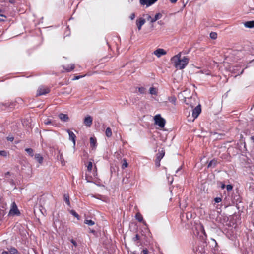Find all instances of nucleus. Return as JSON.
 <instances>
[{"instance_id": "1a4fd4ad", "label": "nucleus", "mask_w": 254, "mask_h": 254, "mask_svg": "<svg viewBox=\"0 0 254 254\" xmlns=\"http://www.w3.org/2000/svg\"><path fill=\"white\" fill-rule=\"evenodd\" d=\"M92 117L90 116H87L84 120V123L86 126L90 127L92 124Z\"/></svg>"}, {"instance_id": "0e129e2a", "label": "nucleus", "mask_w": 254, "mask_h": 254, "mask_svg": "<svg viewBox=\"0 0 254 254\" xmlns=\"http://www.w3.org/2000/svg\"><path fill=\"white\" fill-rule=\"evenodd\" d=\"M94 169H95V170H96V171H97V168H96V166H95V167H94Z\"/></svg>"}, {"instance_id": "423d86ee", "label": "nucleus", "mask_w": 254, "mask_h": 254, "mask_svg": "<svg viewBox=\"0 0 254 254\" xmlns=\"http://www.w3.org/2000/svg\"><path fill=\"white\" fill-rule=\"evenodd\" d=\"M201 112V106L200 105H198L195 108H194L192 110V117L194 118H197L200 113Z\"/></svg>"}, {"instance_id": "bb28decb", "label": "nucleus", "mask_w": 254, "mask_h": 254, "mask_svg": "<svg viewBox=\"0 0 254 254\" xmlns=\"http://www.w3.org/2000/svg\"><path fill=\"white\" fill-rule=\"evenodd\" d=\"M148 1L149 0H140V3L142 5H146V7H149L150 5H148Z\"/></svg>"}, {"instance_id": "f03ea898", "label": "nucleus", "mask_w": 254, "mask_h": 254, "mask_svg": "<svg viewBox=\"0 0 254 254\" xmlns=\"http://www.w3.org/2000/svg\"><path fill=\"white\" fill-rule=\"evenodd\" d=\"M154 123L155 125H158L160 127L163 128L164 127L166 123L165 120L163 118L160 114H157L154 117Z\"/></svg>"}, {"instance_id": "13d9d810", "label": "nucleus", "mask_w": 254, "mask_h": 254, "mask_svg": "<svg viewBox=\"0 0 254 254\" xmlns=\"http://www.w3.org/2000/svg\"><path fill=\"white\" fill-rule=\"evenodd\" d=\"M9 2L10 3H14V2H15V0H9Z\"/></svg>"}, {"instance_id": "ea45409f", "label": "nucleus", "mask_w": 254, "mask_h": 254, "mask_svg": "<svg viewBox=\"0 0 254 254\" xmlns=\"http://www.w3.org/2000/svg\"><path fill=\"white\" fill-rule=\"evenodd\" d=\"M39 210L41 211V213L43 215H44V212H45L46 211H45V209L42 206H40Z\"/></svg>"}, {"instance_id": "72a5a7b5", "label": "nucleus", "mask_w": 254, "mask_h": 254, "mask_svg": "<svg viewBox=\"0 0 254 254\" xmlns=\"http://www.w3.org/2000/svg\"><path fill=\"white\" fill-rule=\"evenodd\" d=\"M8 154V152L5 150L0 151V156L3 157H6Z\"/></svg>"}, {"instance_id": "6ab92c4d", "label": "nucleus", "mask_w": 254, "mask_h": 254, "mask_svg": "<svg viewBox=\"0 0 254 254\" xmlns=\"http://www.w3.org/2000/svg\"><path fill=\"white\" fill-rule=\"evenodd\" d=\"M193 100V99L192 98H188L185 99V103L187 105H189L191 107H193V105L192 104V101Z\"/></svg>"}, {"instance_id": "c9c22d12", "label": "nucleus", "mask_w": 254, "mask_h": 254, "mask_svg": "<svg viewBox=\"0 0 254 254\" xmlns=\"http://www.w3.org/2000/svg\"><path fill=\"white\" fill-rule=\"evenodd\" d=\"M226 189L227 190L229 191L233 189V186L232 185L229 184L226 186Z\"/></svg>"}, {"instance_id": "473e14b6", "label": "nucleus", "mask_w": 254, "mask_h": 254, "mask_svg": "<svg viewBox=\"0 0 254 254\" xmlns=\"http://www.w3.org/2000/svg\"><path fill=\"white\" fill-rule=\"evenodd\" d=\"M70 212L71 214L77 218V219H79V215L75 212V211L71 210H70Z\"/></svg>"}, {"instance_id": "7c9ffc66", "label": "nucleus", "mask_w": 254, "mask_h": 254, "mask_svg": "<svg viewBox=\"0 0 254 254\" xmlns=\"http://www.w3.org/2000/svg\"><path fill=\"white\" fill-rule=\"evenodd\" d=\"M210 37L213 40H215L217 37V34L216 32H212L210 33Z\"/></svg>"}, {"instance_id": "79ce46f5", "label": "nucleus", "mask_w": 254, "mask_h": 254, "mask_svg": "<svg viewBox=\"0 0 254 254\" xmlns=\"http://www.w3.org/2000/svg\"><path fill=\"white\" fill-rule=\"evenodd\" d=\"M7 139L8 141H13L14 140V137L12 136H9L7 137Z\"/></svg>"}, {"instance_id": "09e8293b", "label": "nucleus", "mask_w": 254, "mask_h": 254, "mask_svg": "<svg viewBox=\"0 0 254 254\" xmlns=\"http://www.w3.org/2000/svg\"><path fill=\"white\" fill-rule=\"evenodd\" d=\"M182 169V166H180L179 167L177 170L176 171V173L177 174Z\"/></svg>"}, {"instance_id": "aec40b11", "label": "nucleus", "mask_w": 254, "mask_h": 254, "mask_svg": "<svg viewBox=\"0 0 254 254\" xmlns=\"http://www.w3.org/2000/svg\"><path fill=\"white\" fill-rule=\"evenodd\" d=\"M6 180L12 186V187H13L14 189L16 188L15 184L13 178H10V177H8L7 178H6Z\"/></svg>"}, {"instance_id": "864d4df0", "label": "nucleus", "mask_w": 254, "mask_h": 254, "mask_svg": "<svg viewBox=\"0 0 254 254\" xmlns=\"http://www.w3.org/2000/svg\"><path fill=\"white\" fill-rule=\"evenodd\" d=\"M156 165L158 167H159L160 165V162H159L158 160H156Z\"/></svg>"}, {"instance_id": "a878e982", "label": "nucleus", "mask_w": 254, "mask_h": 254, "mask_svg": "<svg viewBox=\"0 0 254 254\" xmlns=\"http://www.w3.org/2000/svg\"><path fill=\"white\" fill-rule=\"evenodd\" d=\"M135 218L136 220H137L139 222H143V219L142 216L139 213H137L135 215Z\"/></svg>"}, {"instance_id": "5701e85b", "label": "nucleus", "mask_w": 254, "mask_h": 254, "mask_svg": "<svg viewBox=\"0 0 254 254\" xmlns=\"http://www.w3.org/2000/svg\"><path fill=\"white\" fill-rule=\"evenodd\" d=\"M105 134L107 137H110L112 135L111 129L110 127H107L105 131Z\"/></svg>"}, {"instance_id": "e433bc0d", "label": "nucleus", "mask_w": 254, "mask_h": 254, "mask_svg": "<svg viewBox=\"0 0 254 254\" xmlns=\"http://www.w3.org/2000/svg\"><path fill=\"white\" fill-rule=\"evenodd\" d=\"M221 201H222V198L221 197H217L214 198V201L215 202V203H218L220 202Z\"/></svg>"}, {"instance_id": "dca6fc26", "label": "nucleus", "mask_w": 254, "mask_h": 254, "mask_svg": "<svg viewBox=\"0 0 254 254\" xmlns=\"http://www.w3.org/2000/svg\"><path fill=\"white\" fill-rule=\"evenodd\" d=\"M162 16V15L160 13H158L156 14L154 17L153 18H152L151 20H150V22L152 23L155 22L156 21L161 18Z\"/></svg>"}, {"instance_id": "a211bd4d", "label": "nucleus", "mask_w": 254, "mask_h": 254, "mask_svg": "<svg viewBox=\"0 0 254 254\" xmlns=\"http://www.w3.org/2000/svg\"><path fill=\"white\" fill-rule=\"evenodd\" d=\"M74 67L75 66L74 64H70L69 65H68L67 66L64 67V68L67 72H70L74 68Z\"/></svg>"}, {"instance_id": "338daca9", "label": "nucleus", "mask_w": 254, "mask_h": 254, "mask_svg": "<svg viewBox=\"0 0 254 254\" xmlns=\"http://www.w3.org/2000/svg\"><path fill=\"white\" fill-rule=\"evenodd\" d=\"M125 181V179H123V182H124Z\"/></svg>"}, {"instance_id": "412c9836", "label": "nucleus", "mask_w": 254, "mask_h": 254, "mask_svg": "<svg viewBox=\"0 0 254 254\" xmlns=\"http://www.w3.org/2000/svg\"><path fill=\"white\" fill-rule=\"evenodd\" d=\"M165 155V152L163 151L159 152V154H157L156 157V160H158L159 162L160 161L161 159L164 157Z\"/></svg>"}, {"instance_id": "5fc2aeb1", "label": "nucleus", "mask_w": 254, "mask_h": 254, "mask_svg": "<svg viewBox=\"0 0 254 254\" xmlns=\"http://www.w3.org/2000/svg\"><path fill=\"white\" fill-rule=\"evenodd\" d=\"M177 0H169V1L172 3H176L177 1Z\"/></svg>"}, {"instance_id": "f704fd0d", "label": "nucleus", "mask_w": 254, "mask_h": 254, "mask_svg": "<svg viewBox=\"0 0 254 254\" xmlns=\"http://www.w3.org/2000/svg\"><path fill=\"white\" fill-rule=\"evenodd\" d=\"M123 161H124V162H123V163L122 164V168L124 169L127 168L128 166V163L127 162L126 159H124Z\"/></svg>"}, {"instance_id": "37998d69", "label": "nucleus", "mask_w": 254, "mask_h": 254, "mask_svg": "<svg viewBox=\"0 0 254 254\" xmlns=\"http://www.w3.org/2000/svg\"><path fill=\"white\" fill-rule=\"evenodd\" d=\"M191 217V214L190 212L186 213V218L187 219H189Z\"/></svg>"}, {"instance_id": "bf43d9fd", "label": "nucleus", "mask_w": 254, "mask_h": 254, "mask_svg": "<svg viewBox=\"0 0 254 254\" xmlns=\"http://www.w3.org/2000/svg\"><path fill=\"white\" fill-rule=\"evenodd\" d=\"M4 215H5L4 211H3L2 212H0V215H2V216H3Z\"/></svg>"}, {"instance_id": "4468645a", "label": "nucleus", "mask_w": 254, "mask_h": 254, "mask_svg": "<svg viewBox=\"0 0 254 254\" xmlns=\"http://www.w3.org/2000/svg\"><path fill=\"white\" fill-rule=\"evenodd\" d=\"M245 27L249 28L254 27V21H249L245 22L244 24Z\"/></svg>"}, {"instance_id": "393cba45", "label": "nucleus", "mask_w": 254, "mask_h": 254, "mask_svg": "<svg viewBox=\"0 0 254 254\" xmlns=\"http://www.w3.org/2000/svg\"><path fill=\"white\" fill-rule=\"evenodd\" d=\"M64 199L65 203L67 204L68 206H70V201H69V197L68 194H64Z\"/></svg>"}, {"instance_id": "4d7b16f0", "label": "nucleus", "mask_w": 254, "mask_h": 254, "mask_svg": "<svg viewBox=\"0 0 254 254\" xmlns=\"http://www.w3.org/2000/svg\"><path fill=\"white\" fill-rule=\"evenodd\" d=\"M60 159L61 160V161L62 162V160L64 159L63 157V156H62V154H60Z\"/></svg>"}, {"instance_id": "69168bd1", "label": "nucleus", "mask_w": 254, "mask_h": 254, "mask_svg": "<svg viewBox=\"0 0 254 254\" xmlns=\"http://www.w3.org/2000/svg\"><path fill=\"white\" fill-rule=\"evenodd\" d=\"M243 70H242V71H241V74H242V73L243 72Z\"/></svg>"}, {"instance_id": "c85d7f7f", "label": "nucleus", "mask_w": 254, "mask_h": 254, "mask_svg": "<svg viewBox=\"0 0 254 254\" xmlns=\"http://www.w3.org/2000/svg\"><path fill=\"white\" fill-rule=\"evenodd\" d=\"M216 161L214 160H212L211 161H210V162L209 163L208 165V167H215V165H216Z\"/></svg>"}, {"instance_id": "052dcab7", "label": "nucleus", "mask_w": 254, "mask_h": 254, "mask_svg": "<svg viewBox=\"0 0 254 254\" xmlns=\"http://www.w3.org/2000/svg\"><path fill=\"white\" fill-rule=\"evenodd\" d=\"M151 19H152V18H151V16L149 15L147 18L148 20H151Z\"/></svg>"}, {"instance_id": "58836bf2", "label": "nucleus", "mask_w": 254, "mask_h": 254, "mask_svg": "<svg viewBox=\"0 0 254 254\" xmlns=\"http://www.w3.org/2000/svg\"><path fill=\"white\" fill-rule=\"evenodd\" d=\"M157 0H149V1H148V5L151 6L155 3Z\"/></svg>"}, {"instance_id": "c756f323", "label": "nucleus", "mask_w": 254, "mask_h": 254, "mask_svg": "<svg viewBox=\"0 0 254 254\" xmlns=\"http://www.w3.org/2000/svg\"><path fill=\"white\" fill-rule=\"evenodd\" d=\"M92 167H93L92 162L91 161L88 162L87 165V170L89 172H91L92 170Z\"/></svg>"}, {"instance_id": "a18cd8bd", "label": "nucleus", "mask_w": 254, "mask_h": 254, "mask_svg": "<svg viewBox=\"0 0 254 254\" xmlns=\"http://www.w3.org/2000/svg\"><path fill=\"white\" fill-rule=\"evenodd\" d=\"M139 239V236L138 234H136L135 236L133 238V240L136 241Z\"/></svg>"}, {"instance_id": "e2e57ef3", "label": "nucleus", "mask_w": 254, "mask_h": 254, "mask_svg": "<svg viewBox=\"0 0 254 254\" xmlns=\"http://www.w3.org/2000/svg\"><path fill=\"white\" fill-rule=\"evenodd\" d=\"M5 21V19H1V18H0V22H1V21Z\"/></svg>"}, {"instance_id": "2eb2a0df", "label": "nucleus", "mask_w": 254, "mask_h": 254, "mask_svg": "<svg viewBox=\"0 0 254 254\" xmlns=\"http://www.w3.org/2000/svg\"><path fill=\"white\" fill-rule=\"evenodd\" d=\"M8 250L9 252V254H20L18 250L13 247H10L8 248Z\"/></svg>"}, {"instance_id": "de8ad7c7", "label": "nucleus", "mask_w": 254, "mask_h": 254, "mask_svg": "<svg viewBox=\"0 0 254 254\" xmlns=\"http://www.w3.org/2000/svg\"><path fill=\"white\" fill-rule=\"evenodd\" d=\"M130 18L131 20H133L135 18V14L134 13H132L130 16Z\"/></svg>"}, {"instance_id": "3c124183", "label": "nucleus", "mask_w": 254, "mask_h": 254, "mask_svg": "<svg viewBox=\"0 0 254 254\" xmlns=\"http://www.w3.org/2000/svg\"><path fill=\"white\" fill-rule=\"evenodd\" d=\"M1 254H9V251H3L2 252Z\"/></svg>"}, {"instance_id": "b1692460", "label": "nucleus", "mask_w": 254, "mask_h": 254, "mask_svg": "<svg viewBox=\"0 0 254 254\" xmlns=\"http://www.w3.org/2000/svg\"><path fill=\"white\" fill-rule=\"evenodd\" d=\"M25 151L31 157L34 156L35 155L34 154V150L32 148H26Z\"/></svg>"}, {"instance_id": "c03bdc74", "label": "nucleus", "mask_w": 254, "mask_h": 254, "mask_svg": "<svg viewBox=\"0 0 254 254\" xmlns=\"http://www.w3.org/2000/svg\"><path fill=\"white\" fill-rule=\"evenodd\" d=\"M11 175V174L9 172H7L5 173V178H7L9 177V176Z\"/></svg>"}, {"instance_id": "4c0bfd02", "label": "nucleus", "mask_w": 254, "mask_h": 254, "mask_svg": "<svg viewBox=\"0 0 254 254\" xmlns=\"http://www.w3.org/2000/svg\"><path fill=\"white\" fill-rule=\"evenodd\" d=\"M141 254H149V251L148 250H147V249L146 248H144L142 250V251H141Z\"/></svg>"}, {"instance_id": "680f3d73", "label": "nucleus", "mask_w": 254, "mask_h": 254, "mask_svg": "<svg viewBox=\"0 0 254 254\" xmlns=\"http://www.w3.org/2000/svg\"><path fill=\"white\" fill-rule=\"evenodd\" d=\"M251 140L254 142V136L251 137Z\"/></svg>"}, {"instance_id": "9d476101", "label": "nucleus", "mask_w": 254, "mask_h": 254, "mask_svg": "<svg viewBox=\"0 0 254 254\" xmlns=\"http://www.w3.org/2000/svg\"><path fill=\"white\" fill-rule=\"evenodd\" d=\"M145 19L143 18H139L136 20V25L139 30H140L143 25L145 23Z\"/></svg>"}, {"instance_id": "4be33fe9", "label": "nucleus", "mask_w": 254, "mask_h": 254, "mask_svg": "<svg viewBox=\"0 0 254 254\" xmlns=\"http://www.w3.org/2000/svg\"><path fill=\"white\" fill-rule=\"evenodd\" d=\"M149 93L151 95H157V90L156 88L152 87L149 89Z\"/></svg>"}, {"instance_id": "a19ab883", "label": "nucleus", "mask_w": 254, "mask_h": 254, "mask_svg": "<svg viewBox=\"0 0 254 254\" xmlns=\"http://www.w3.org/2000/svg\"><path fill=\"white\" fill-rule=\"evenodd\" d=\"M51 121L49 119H47L44 121V124L45 125H50L51 124Z\"/></svg>"}, {"instance_id": "6e6d98bb", "label": "nucleus", "mask_w": 254, "mask_h": 254, "mask_svg": "<svg viewBox=\"0 0 254 254\" xmlns=\"http://www.w3.org/2000/svg\"><path fill=\"white\" fill-rule=\"evenodd\" d=\"M226 187V186L224 184H222L221 188L222 189H224Z\"/></svg>"}, {"instance_id": "8fccbe9b", "label": "nucleus", "mask_w": 254, "mask_h": 254, "mask_svg": "<svg viewBox=\"0 0 254 254\" xmlns=\"http://www.w3.org/2000/svg\"><path fill=\"white\" fill-rule=\"evenodd\" d=\"M83 76H82V77H83ZM81 77H82V76H75V77L73 78V79H74V80H77V79H80Z\"/></svg>"}, {"instance_id": "2f4dec72", "label": "nucleus", "mask_w": 254, "mask_h": 254, "mask_svg": "<svg viewBox=\"0 0 254 254\" xmlns=\"http://www.w3.org/2000/svg\"><path fill=\"white\" fill-rule=\"evenodd\" d=\"M84 223L89 226H92L95 224L94 222L92 220H85Z\"/></svg>"}, {"instance_id": "f3484780", "label": "nucleus", "mask_w": 254, "mask_h": 254, "mask_svg": "<svg viewBox=\"0 0 254 254\" xmlns=\"http://www.w3.org/2000/svg\"><path fill=\"white\" fill-rule=\"evenodd\" d=\"M168 99L170 103H172L174 105H176L177 98L174 95L168 97Z\"/></svg>"}, {"instance_id": "20e7f679", "label": "nucleus", "mask_w": 254, "mask_h": 254, "mask_svg": "<svg viewBox=\"0 0 254 254\" xmlns=\"http://www.w3.org/2000/svg\"><path fill=\"white\" fill-rule=\"evenodd\" d=\"M50 92V89L47 87L41 86L39 87L37 90V95L40 96L45 95L48 93Z\"/></svg>"}, {"instance_id": "9b49d317", "label": "nucleus", "mask_w": 254, "mask_h": 254, "mask_svg": "<svg viewBox=\"0 0 254 254\" xmlns=\"http://www.w3.org/2000/svg\"><path fill=\"white\" fill-rule=\"evenodd\" d=\"M58 117L62 121L64 122H68L69 120V117L67 114L60 113L59 114Z\"/></svg>"}, {"instance_id": "39448f33", "label": "nucleus", "mask_w": 254, "mask_h": 254, "mask_svg": "<svg viewBox=\"0 0 254 254\" xmlns=\"http://www.w3.org/2000/svg\"><path fill=\"white\" fill-rule=\"evenodd\" d=\"M206 244L202 242L196 248V254H203L205 253V246Z\"/></svg>"}, {"instance_id": "f8f14e48", "label": "nucleus", "mask_w": 254, "mask_h": 254, "mask_svg": "<svg viewBox=\"0 0 254 254\" xmlns=\"http://www.w3.org/2000/svg\"><path fill=\"white\" fill-rule=\"evenodd\" d=\"M97 140L94 137H91L90 138V144L91 148H95L97 146Z\"/></svg>"}, {"instance_id": "cd10ccee", "label": "nucleus", "mask_w": 254, "mask_h": 254, "mask_svg": "<svg viewBox=\"0 0 254 254\" xmlns=\"http://www.w3.org/2000/svg\"><path fill=\"white\" fill-rule=\"evenodd\" d=\"M136 89H138L139 92L141 94L146 93V88L143 87H137Z\"/></svg>"}, {"instance_id": "7ed1b4c3", "label": "nucleus", "mask_w": 254, "mask_h": 254, "mask_svg": "<svg viewBox=\"0 0 254 254\" xmlns=\"http://www.w3.org/2000/svg\"><path fill=\"white\" fill-rule=\"evenodd\" d=\"M20 212L18 210L17 206L15 202H13L11 205L10 210L8 213V216H19Z\"/></svg>"}, {"instance_id": "6e6552de", "label": "nucleus", "mask_w": 254, "mask_h": 254, "mask_svg": "<svg viewBox=\"0 0 254 254\" xmlns=\"http://www.w3.org/2000/svg\"><path fill=\"white\" fill-rule=\"evenodd\" d=\"M66 131L68 133V135H69V139L73 142V145H74V146H75V143H76V140H75L76 135H75V134L73 133V132L71 131L69 129H67Z\"/></svg>"}, {"instance_id": "603ef678", "label": "nucleus", "mask_w": 254, "mask_h": 254, "mask_svg": "<svg viewBox=\"0 0 254 254\" xmlns=\"http://www.w3.org/2000/svg\"><path fill=\"white\" fill-rule=\"evenodd\" d=\"M130 254H139V253L138 252H137L136 251H131L130 252Z\"/></svg>"}, {"instance_id": "ddd939ff", "label": "nucleus", "mask_w": 254, "mask_h": 254, "mask_svg": "<svg viewBox=\"0 0 254 254\" xmlns=\"http://www.w3.org/2000/svg\"><path fill=\"white\" fill-rule=\"evenodd\" d=\"M35 160L39 162L40 164H42L43 162V157L39 153L35 154L34 155Z\"/></svg>"}, {"instance_id": "0eeeda50", "label": "nucleus", "mask_w": 254, "mask_h": 254, "mask_svg": "<svg viewBox=\"0 0 254 254\" xmlns=\"http://www.w3.org/2000/svg\"><path fill=\"white\" fill-rule=\"evenodd\" d=\"M153 54L159 58L163 55H166V51L163 49L158 48L154 51Z\"/></svg>"}, {"instance_id": "f257e3e1", "label": "nucleus", "mask_w": 254, "mask_h": 254, "mask_svg": "<svg viewBox=\"0 0 254 254\" xmlns=\"http://www.w3.org/2000/svg\"><path fill=\"white\" fill-rule=\"evenodd\" d=\"M181 53H179L177 55L173 56L171 59L172 63L174 64L175 67L179 69H183L185 68L189 62V59L187 56H184L181 59Z\"/></svg>"}, {"instance_id": "49530a36", "label": "nucleus", "mask_w": 254, "mask_h": 254, "mask_svg": "<svg viewBox=\"0 0 254 254\" xmlns=\"http://www.w3.org/2000/svg\"><path fill=\"white\" fill-rule=\"evenodd\" d=\"M70 242H71V243L72 244H73V245L75 247H76V246H77V243H76V242L75 240H74L73 239H71V241H70Z\"/></svg>"}]
</instances>
